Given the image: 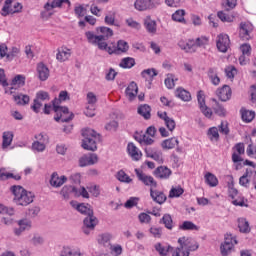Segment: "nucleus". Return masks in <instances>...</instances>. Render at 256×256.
<instances>
[{
    "label": "nucleus",
    "mask_w": 256,
    "mask_h": 256,
    "mask_svg": "<svg viewBox=\"0 0 256 256\" xmlns=\"http://www.w3.org/2000/svg\"><path fill=\"white\" fill-rule=\"evenodd\" d=\"M97 33L99 35H95V33L91 31L85 32V37L87 38L88 43L91 45H97L98 49H107V39L113 37V30L109 27H99L97 28Z\"/></svg>",
    "instance_id": "f257e3e1"
},
{
    "label": "nucleus",
    "mask_w": 256,
    "mask_h": 256,
    "mask_svg": "<svg viewBox=\"0 0 256 256\" xmlns=\"http://www.w3.org/2000/svg\"><path fill=\"white\" fill-rule=\"evenodd\" d=\"M69 99V94L67 91H61L59 94V99L55 98L52 101V109L55 113H57V117H55V121H62V123H69L73 119V113L69 112V108L59 106L61 101H67Z\"/></svg>",
    "instance_id": "f03ea898"
},
{
    "label": "nucleus",
    "mask_w": 256,
    "mask_h": 256,
    "mask_svg": "<svg viewBox=\"0 0 256 256\" xmlns=\"http://www.w3.org/2000/svg\"><path fill=\"white\" fill-rule=\"evenodd\" d=\"M10 191L14 195V203L22 207H27V205H31V203H33V200L35 199V194L25 190L23 186H12L10 188Z\"/></svg>",
    "instance_id": "7ed1b4c3"
},
{
    "label": "nucleus",
    "mask_w": 256,
    "mask_h": 256,
    "mask_svg": "<svg viewBox=\"0 0 256 256\" xmlns=\"http://www.w3.org/2000/svg\"><path fill=\"white\" fill-rule=\"evenodd\" d=\"M82 136L84 137L82 140L83 149L86 151H97V141L100 139L99 134L91 128H86L82 130Z\"/></svg>",
    "instance_id": "20e7f679"
},
{
    "label": "nucleus",
    "mask_w": 256,
    "mask_h": 256,
    "mask_svg": "<svg viewBox=\"0 0 256 256\" xmlns=\"http://www.w3.org/2000/svg\"><path fill=\"white\" fill-rule=\"evenodd\" d=\"M161 5L160 0H136L134 2V9L136 11H149Z\"/></svg>",
    "instance_id": "39448f33"
},
{
    "label": "nucleus",
    "mask_w": 256,
    "mask_h": 256,
    "mask_svg": "<svg viewBox=\"0 0 256 256\" xmlns=\"http://www.w3.org/2000/svg\"><path fill=\"white\" fill-rule=\"evenodd\" d=\"M50 96L49 92H45L43 90H40L36 93V97L33 101V105L31 106V109L34 111V113H39L41 111V108L43 107V102L49 101Z\"/></svg>",
    "instance_id": "423d86ee"
},
{
    "label": "nucleus",
    "mask_w": 256,
    "mask_h": 256,
    "mask_svg": "<svg viewBox=\"0 0 256 256\" xmlns=\"http://www.w3.org/2000/svg\"><path fill=\"white\" fill-rule=\"evenodd\" d=\"M237 245V238L233 234H227L225 236L224 243L220 247L221 255L227 256L231 253V249Z\"/></svg>",
    "instance_id": "0eeeda50"
},
{
    "label": "nucleus",
    "mask_w": 256,
    "mask_h": 256,
    "mask_svg": "<svg viewBox=\"0 0 256 256\" xmlns=\"http://www.w3.org/2000/svg\"><path fill=\"white\" fill-rule=\"evenodd\" d=\"M22 9L23 5L21 3H13L11 0H6L2 8V15L3 17H7L9 14L21 13Z\"/></svg>",
    "instance_id": "6e6552de"
},
{
    "label": "nucleus",
    "mask_w": 256,
    "mask_h": 256,
    "mask_svg": "<svg viewBox=\"0 0 256 256\" xmlns=\"http://www.w3.org/2000/svg\"><path fill=\"white\" fill-rule=\"evenodd\" d=\"M178 243L182 250L188 251H197L199 249V245L193 238L189 237H181L178 239Z\"/></svg>",
    "instance_id": "1a4fd4ad"
},
{
    "label": "nucleus",
    "mask_w": 256,
    "mask_h": 256,
    "mask_svg": "<svg viewBox=\"0 0 256 256\" xmlns=\"http://www.w3.org/2000/svg\"><path fill=\"white\" fill-rule=\"evenodd\" d=\"M231 40L227 34H219L216 39V47L220 53H227Z\"/></svg>",
    "instance_id": "9d476101"
},
{
    "label": "nucleus",
    "mask_w": 256,
    "mask_h": 256,
    "mask_svg": "<svg viewBox=\"0 0 256 256\" xmlns=\"http://www.w3.org/2000/svg\"><path fill=\"white\" fill-rule=\"evenodd\" d=\"M205 45H209V38L205 36H201L196 40H189L183 47L184 51H191L193 47H205Z\"/></svg>",
    "instance_id": "9b49d317"
},
{
    "label": "nucleus",
    "mask_w": 256,
    "mask_h": 256,
    "mask_svg": "<svg viewBox=\"0 0 256 256\" xmlns=\"http://www.w3.org/2000/svg\"><path fill=\"white\" fill-rule=\"evenodd\" d=\"M24 85H25V76L18 74L12 79L10 83V87L5 88V93L9 95H13V91H15L17 87H23Z\"/></svg>",
    "instance_id": "f8f14e48"
},
{
    "label": "nucleus",
    "mask_w": 256,
    "mask_h": 256,
    "mask_svg": "<svg viewBox=\"0 0 256 256\" xmlns=\"http://www.w3.org/2000/svg\"><path fill=\"white\" fill-rule=\"evenodd\" d=\"M197 100H198V105H199L200 111L208 119H211V117L213 116V111H211V108H209V107H207V105H205V94H203V91L198 92Z\"/></svg>",
    "instance_id": "ddd939ff"
},
{
    "label": "nucleus",
    "mask_w": 256,
    "mask_h": 256,
    "mask_svg": "<svg viewBox=\"0 0 256 256\" xmlns=\"http://www.w3.org/2000/svg\"><path fill=\"white\" fill-rule=\"evenodd\" d=\"M251 33H253V24L250 22H242L239 31L240 38L243 41H249V39H251Z\"/></svg>",
    "instance_id": "4468645a"
},
{
    "label": "nucleus",
    "mask_w": 256,
    "mask_h": 256,
    "mask_svg": "<svg viewBox=\"0 0 256 256\" xmlns=\"http://www.w3.org/2000/svg\"><path fill=\"white\" fill-rule=\"evenodd\" d=\"M99 163V156L95 153H90L79 158V167H89Z\"/></svg>",
    "instance_id": "2eb2a0df"
},
{
    "label": "nucleus",
    "mask_w": 256,
    "mask_h": 256,
    "mask_svg": "<svg viewBox=\"0 0 256 256\" xmlns=\"http://www.w3.org/2000/svg\"><path fill=\"white\" fill-rule=\"evenodd\" d=\"M60 256H83V252L79 246L66 245L62 247Z\"/></svg>",
    "instance_id": "dca6fc26"
},
{
    "label": "nucleus",
    "mask_w": 256,
    "mask_h": 256,
    "mask_svg": "<svg viewBox=\"0 0 256 256\" xmlns=\"http://www.w3.org/2000/svg\"><path fill=\"white\" fill-rule=\"evenodd\" d=\"M71 53V49L62 46L57 49L56 59L59 61V63H65V61H69L71 58Z\"/></svg>",
    "instance_id": "f3484780"
},
{
    "label": "nucleus",
    "mask_w": 256,
    "mask_h": 256,
    "mask_svg": "<svg viewBox=\"0 0 256 256\" xmlns=\"http://www.w3.org/2000/svg\"><path fill=\"white\" fill-rule=\"evenodd\" d=\"M136 174L139 181H142L147 187H151V189L157 187V181H155L153 176H149L143 172H138L137 170Z\"/></svg>",
    "instance_id": "a211bd4d"
},
{
    "label": "nucleus",
    "mask_w": 256,
    "mask_h": 256,
    "mask_svg": "<svg viewBox=\"0 0 256 256\" xmlns=\"http://www.w3.org/2000/svg\"><path fill=\"white\" fill-rule=\"evenodd\" d=\"M150 197L152 201L158 203V205H163V203L167 201V196L163 191L155 190L153 188H150Z\"/></svg>",
    "instance_id": "6ab92c4d"
},
{
    "label": "nucleus",
    "mask_w": 256,
    "mask_h": 256,
    "mask_svg": "<svg viewBox=\"0 0 256 256\" xmlns=\"http://www.w3.org/2000/svg\"><path fill=\"white\" fill-rule=\"evenodd\" d=\"M127 151L133 161H139L143 157V153H141V150L134 143H128Z\"/></svg>",
    "instance_id": "aec40b11"
},
{
    "label": "nucleus",
    "mask_w": 256,
    "mask_h": 256,
    "mask_svg": "<svg viewBox=\"0 0 256 256\" xmlns=\"http://www.w3.org/2000/svg\"><path fill=\"white\" fill-rule=\"evenodd\" d=\"M158 117L164 121L167 129L171 133L175 131V127L177 124L175 123V120L173 118H170L169 116H167V112H158Z\"/></svg>",
    "instance_id": "412c9836"
},
{
    "label": "nucleus",
    "mask_w": 256,
    "mask_h": 256,
    "mask_svg": "<svg viewBox=\"0 0 256 256\" xmlns=\"http://www.w3.org/2000/svg\"><path fill=\"white\" fill-rule=\"evenodd\" d=\"M19 228L14 229V234L19 236L25 231H29L32 227L31 220L28 219H22L18 221Z\"/></svg>",
    "instance_id": "4be33fe9"
},
{
    "label": "nucleus",
    "mask_w": 256,
    "mask_h": 256,
    "mask_svg": "<svg viewBox=\"0 0 256 256\" xmlns=\"http://www.w3.org/2000/svg\"><path fill=\"white\" fill-rule=\"evenodd\" d=\"M146 157L157 161L158 163H163V153L157 151L151 147L145 148Z\"/></svg>",
    "instance_id": "5701e85b"
},
{
    "label": "nucleus",
    "mask_w": 256,
    "mask_h": 256,
    "mask_svg": "<svg viewBox=\"0 0 256 256\" xmlns=\"http://www.w3.org/2000/svg\"><path fill=\"white\" fill-rule=\"evenodd\" d=\"M67 183V176H60L57 174V172L52 173L51 179H50V185L52 187H61Z\"/></svg>",
    "instance_id": "b1692460"
},
{
    "label": "nucleus",
    "mask_w": 256,
    "mask_h": 256,
    "mask_svg": "<svg viewBox=\"0 0 256 256\" xmlns=\"http://www.w3.org/2000/svg\"><path fill=\"white\" fill-rule=\"evenodd\" d=\"M171 173V169L167 166H159L154 171V175L157 179H169V177H171Z\"/></svg>",
    "instance_id": "393cba45"
},
{
    "label": "nucleus",
    "mask_w": 256,
    "mask_h": 256,
    "mask_svg": "<svg viewBox=\"0 0 256 256\" xmlns=\"http://www.w3.org/2000/svg\"><path fill=\"white\" fill-rule=\"evenodd\" d=\"M63 3H67V5H71V2L69 0H53V1H48L44 5V9L46 11H51L53 9L61 8L63 6Z\"/></svg>",
    "instance_id": "a878e982"
},
{
    "label": "nucleus",
    "mask_w": 256,
    "mask_h": 256,
    "mask_svg": "<svg viewBox=\"0 0 256 256\" xmlns=\"http://www.w3.org/2000/svg\"><path fill=\"white\" fill-rule=\"evenodd\" d=\"M217 96L222 101H229L231 99V87L224 85L217 90Z\"/></svg>",
    "instance_id": "bb28decb"
},
{
    "label": "nucleus",
    "mask_w": 256,
    "mask_h": 256,
    "mask_svg": "<svg viewBox=\"0 0 256 256\" xmlns=\"http://www.w3.org/2000/svg\"><path fill=\"white\" fill-rule=\"evenodd\" d=\"M37 74L40 81H47L49 79V68L43 63L37 65Z\"/></svg>",
    "instance_id": "cd10ccee"
},
{
    "label": "nucleus",
    "mask_w": 256,
    "mask_h": 256,
    "mask_svg": "<svg viewBox=\"0 0 256 256\" xmlns=\"http://www.w3.org/2000/svg\"><path fill=\"white\" fill-rule=\"evenodd\" d=\"M7 179H14V181H20L21 175L13 174L7 171L6 168L0 169V181H7Z\"/></svg>",
    "instance_id": "c85d7f7f"
},
{
    "label": "nucleus",
    "mask_w": 256,
    "mask_h": 256,
    "mask_svg": "<svg viewBox=\"0 0 256 256\" xmlns=\"http://www.w3.org/2000/svg\"><path fill=\"white\" fill-rule=\"evenodd\" d=\"M137 93H139V87L137 86V83L131 82L126 88V97H128L130 101H133V99L137 97Z\"/></svg>",
    "instance_id": "c756f323"
},
{
    "label": "nucleus",
    "mask_w": 256,
    "mask_h": 256,
    "mask_svg": "<svg viewBox=\"0 0 256 256\" xmlns=\"http://www.w3.org/2000/svg\"><path fill=\"white\" fill-rule=\"evenodd\" d=\"M144 27L148 33H157V22L151 19V16H147L144 19Z\"/></svg>",
    "instance_id": "7c9ffc66"
},
{
    "label": "nucleus",
    "mask_w": 256,
    "mask_h": 256,
    "mask_svg": "<svg viewBox=\"0 0 256 256\" xmlns=\"http://www.w3.org/2000/svg\"><path fill=\"white\" fill-rule=\"evenodd\" d=\"M97 223H99V220H97V217L93 215V212L92 214H88V216H86V218L84 219V227L86 229H95Z\"/></svg>",
    "instance_id": "2f4dec72"
},
{
    "label": "nucleus",
    "mask_w": 256,
    "mask_h": 256,
    "mask_svg": "<svg viewBox=\"0 0 256 256\" xmlns=\"http://www.w3.org/2000/svg\"><path fill=\"white\" fill-rule=\"evenodd\" d=\"M171 18L172 21H175V23H182L183 25L187 24V20H185V10L183 9L176 10L172 14Z\"/></svg>",
    "instance_id": "473e14b6"
},
{
    "label": "nucleus",
    "mask_w": 256,
    "mask_h": 256,
    "mask_svg": "<svg viewBox=\"0 0 256 256\" xmlns=\"http://www.w3.org/2000/svg\"><path fill=\"white\" fill-rule=\"evenodd\" d=\"M204 179L206 185H209V187H217L219 185V179H217V176L211 172H207L204 175Z\"/></svg>",
    "instance_id": "72a5a7b5"
},
{
    "label": "nucleus",
    "mask_w": 256,
    "mask_h": 256,
    "mask_svg": "<svg viewBox=\"0 0 256 256\" xmlns=\"http://www.w3.org/2000/svg\"><path fill=\"white\" fill-rule=\"evenodd\" d=\"M175 96L181 101L189 102L191 101V93L183 88H177L175 91Z\"/></svg>",
    "instance_id": "f704fd0d"
},
{
    "label": "nucleus",
    "mask_w": 256,
    "mask_h": 256,
    "mask_svg": "<svg viewBox=\"0 0 256 256\" xmlns=\"http://www.w3.org/2000/svg\"><path fill=\"white\" fill-rule=\"evenodd\" d=\"M60 194L62 195L63 199H69V197H71V195H79L77 193V188L73 187V186H64L60 192Z\"/></svg>",
    "instance_id": "c9c22d12"
},
{
    "label": "nucleus",
    "mask_w": 256,
    "mask_h": 256,
    "mask_svg": "<svg viewBox=\"0 0 256 256\" xmlns=\"http://www.w3.org/2000/svg\"><path fill=\"white\" fill-rule=\"evenodd\" d=\"M177 145H179V139L176 137L166 139L161 143L162 149H175Z\"/></svg>",
    "instance_id": "e433bc0d"
},
{
    "label": "nucleus",
    "mask_w": 256,
    "mask_h": 256,
    "mask_svg": "<svg viewBox=\"0 0 256 256\" xmlns=\"http://www.w3.org/2000/svg\"><path fill=\"white\" fill-rule=\"evenodd\" d=\"M155 251L159 253L160 256H167V253H172L173 247L171 246H163L161 243H156L154 245Z\"/></svg>",
    "instance_id": "4c0bfd02"
},
{
    "label": "nucleus",
    "mask_w": 256,
    "mask_h": 256,
    "mask_svg": "<svg viewBox=\"0 0 256 256\" xmlns=\"http://www.w3.org/2000/svg\"><path fill=\"white\" fill-rule=\"evenodd\" d=\"M226 180L228 181V191H229V195L235 199L236 195H238L239 191H237V189H235L234 185L235 182L233 180V177L231 175H227L226 176Z\"/></svg>",
    "instance_id": "58836bf2"
},
{
    "label": "nucleus",
    "mask_w": 256,
    "mask_h": 256,
    "mask_svg": "<svg viewBox=\"0 0 256 256\" xmlns=\"http://www.w3.org/2000/svg\"><path fill=\"white\" fill-rule=\"evenodd\" d=\"M217 17L222 23H233L235 21V14H227L224 11H219Z\"/></svg>",
    "instance_id": "ea45409f"
},
{
    "label": "nucleus",
    "mask_w": 256,
    "mask_h": 256,
    "mask_svg": "<svg viewBox=\"0 0 256 256\" xmlns=\"http://www.w3.org/2000/svg\"><path fill=\"white\" fill-rule=\"evenodd\" d=\"M208 77L212 85H219L221 83V79L219 78V75H217V68H209Z\"/></svg>",
    "instance_id": "a19ab883"
},
{
    "label": "nucleus",
    "mask_w": 256,
    "mask_h": 256,
    "mask_svg": "<svg viewBox=\"0 0 256 256\" xmlns=\"http://www.w3.org/2000/svg\"><path fill=\"white\" fill-rule=\"evenodd\" d=\"M13 99L16 105H28L29 101H31L29 95L25 94L14 95Z\"/></svg>",
    "instance_id": "79ce46f5"
},
{
    "label": "nucleus",
    "mask_w": 256,
    "mask_h": 256,
    "mask_svg": "<svg viewBox=\"0 0 256 256\" xmlns=\"http://www.w3.org/2000/svg\"><path fill=\"white\" fill-rule=\"evenodd\" d=\"M207 135L212 143H217V141H219V129L217 127L209 128Z\"/></svg>",
    "instance_id": "37998d69"
},
{
    "label": "nucleus",
    "mask_w": 256,
    "mask_h": 256,
    "mask_svg": "<svg viewBox=\"0 0 256 256\" xmlns=\"http://www.w3.org/2000/svg\"><path fill=\"white\" fill-rule=\"evenodd\" d=\"M2 148L7 149L13 143V132H4L2 136Z\"/></svg>",
    "instance_id": "c03bdc74"
},
{
    "label": "nucleus",
    "mask_w": 256,
    "mask_h": 256,
    "mask_svg": "<svg viewBox=\"0 0 256 256\" xmlns=\"http://www.w3.org/2000/svg\"><path fill=\"white\" fill-rule=\"evenodd\" d=\"M138 113L144 119H151V107L147 104H144L138 108Z\"/></svg>",
    "instance_id": "a18cd8bd"
},
{
    "label": "nucleus",
    "mask_w": 256,
    "mask_h": 256,
    "mask_svg": "<svg viewBox=\"0 0 256 256\" xmlns=\"http://www.w3.org/2000/svg\"><path fill=\"white\" fill-rule=\"evenodd\" d=\"M238 227L241 233H249L251 227H249V222L245 218L238 219Z\"/></svg>",
    "instance_id": "49530a36"
},
{
    "label": "nucleus",
    "mask_w": 256,
    "mask_h": 256,
    "mask_svg": "<svg viewBox=\"0 0 256 256\" xmlns=\"http://www.w3.org/2000/svg\"><path fill=\"white\" fill-rule=\"evenodd\" d=\"M215 105L213 106V111L218 117H225L227 115V110L223 107V105L219 104L216 100H214Z\"/></svg>",
    "instance_id": "de8ad7c7"
},
{
    "label": "nucleus",
    "mask_w": 256,
    "mask_h": 256,
    "mask_svg": "<svg viewBox=\"0 0 256 256\" xmlns=\"http://www.w3.org/2000/svg\"><path fill=\"white\" fill-rule=\"evenodd\" d=\"M116 178L121 183H127V184L133 183V179H131V177H129V175H127V173H125V171L123 170H120L117 172Z\"/></svg>",
    "instance_id": "09e8293b"
},
{
    "label": "nucleus",
    "mask_w": 256,
    "mask_h": 256,
    "mask_svg": "<svg viewBox=\"0 0 256 256\" xmlns=\"http://www.w3.org/2000/svg\"><path fill=\"white\" fill-rule=\"evenodd\" d=\"M141 77L146 79V81H148V79H153V77H157V70L154 68L145 69L141 72Z\"/></svg>",
    "instance_id": "8fccbe9b"
},
{
    "label": "nucleus",
    "mask_w": 256,
    "mask_h": 256,
    "mask_svg": "<svg viewBox=\"0 0 256 256\" xmlns=\"http://www.w3.org/2000/svg\"><path fill=\"white\" fill-rule=\"evenodd\" d=\"M120 67H122V69H131L132 67H135V59L131 57L123 58L120 62Z\"/></svg>",
    "instance_id": "3c124183"
},
{
    "label": "nucleus",
    "mask_w": 256,
    "mask_h": 256,
    "mask_svg": "<svg viewBox=\"0 0 256 256\" xmlns=\"http://www.w3.org/2000/svg\"><path fill=\"white\" fill-rule=\"evenodd\" d=\"M82 215H93V209L85 204H77L75 207Z\"/></svg>",
    "instance_id": "603ef678"
},
{
    "label": "nucleus",
    "mask_w": 256,
    "mask_h": 256,
    "mask_svg": "<svg viewBox=\"0 0 256 256\" xmlns=\"http://www.w3.org/2000/svg\"><path fill=\"white\" fill-rule=\"evenodd\" d=\"M136 140L138 141V143H140V145H153V143H155V140H153V138L147 134H144L143 136H140L139 138H136Z\"/></svg>",
    "instance_id": "864d4df0"
},
{
    "label": "nucleus",
    "mask_w": 256,
    "mask_h": 256,
    "mask_svg": "<svg viewBox=\"0 0 256 256\" xmlns=\"http://www.w3.org/2000/svg\"><path fill=\"white\" fill-rule=\"evenodd\" d=\"M180 229L183 231H199V227L191 221L183 222V224L180 226Z\"/></svg>",
    "instance_id": "5fc2aeb1"
},
{
    "label": "nucleus",
    "mask_w": 256,
    "mask_h": 256,
    "mask_svg": "<svg viewBox=\"0 0 256 256\" xmlns=\"http://www.w3.org/2000/svg\"><path fill=\"white\" fill-rule=\"evenodd\" d=\"M251 172L252 170L247 169L245 175L240 177L239 184L242 185V187H247L249 185V182L251 181Z\"/></svg>",
    "instance_id": "6e6d98bb"
},
{
    "label": "nucleus",
    "mask_w": 256,
    "mask_h": 256,
    "mask_svg": "<svg viewBox=\"0 0 256 256\" xmlns=\"http://www.w3.org/2000/svg\"><path fill=\"white\" fill-rule=\"evenodd\" d=\"M149 233L150 235H152V237H154L155 239H161L162 235H163V228L161 227H157V226H152L149 229Z\"/></svg>",
    "instance_id": "4d7b16f0"
},
{
    "label": "nucleus",
    "mask_w": 256,
    "mask_h": 256,
    "mask_svg": "<svg viewBox=\"0 0 256 256\" xmlns=\"http://www.w3.org/2000/svg\"><path fill=\"white\" fill-rule=\"evenodd\" d=\"M175 81H179V79L173 74H168L164 81L167 89H173V87H175Z\"/></svg>",
    "instance_id": "13d9d810"
},
{
    "label": "nucleus",
    "mask_w": 256,
    "mask_h": 256,
    "mask_svg": "<svg viewBox=\"0 0 256 256\" xmlns=\"http://www.w3.org/2000/svg\"><path fill=\"white\" fill-rule=\"evenodd\" d=\"M30 242L32 243V245H34V247H39L45 244V238H43V236L39 234H34Z\"/></svg>",
    "instance_id": "bf43d9fd"
},
{
    "label": "nucleus",
    "mask_w": 256,
    "mask_h": 256,
    "mask_svg": "<svg viewBox=\"0 0 256 256\" xmlns=\"http://www.w3.org/2000/svg\"><path fill=\"white\" fill-rule=\"evenodd\" d=\"M34 139V143H43L45 145L49 143V137H47V134L45 133L35 134Z\"/></svg>",
    "instance_id": "052dcab7"
},
{
    "label": "nucleus",
    "mask_w": 256,
    "mask_h": 256,
    "mask_svg": "<svg viewBox=\"0 0 256 256\" xmlns=\"http://www.w3.org/2000/svg\"><path fill=\"white\" fill-rule=\"evenodd\" d=\"M118 53H127L129 51V44L124 40H119L116 47Z\"/></svg>",
    "instance_id": "680f3d73"
},
{
    "label": "nucleus",
    "mask_w": 256,
    "mask_h": 256,
    "mask_svg": "<svg viewBox=\"0 0 256 256\" xmlns=\"http://www.w3.org/2000/svg\"><path fill=\"white\" fill-rule=\"evenodd\" d=\"M242 119L246 121V123H251V121L255 119V113L250 110H244L242 111Z\"/></svg>",
    "instance_id": "e2e57ef3"
},
{
    "label": "nucleus",
    "mask_w": 256,
    "mask_h": 256,
    "mask_svg": "<svg viewBox=\"0 0 256 256\" xmlns=\"http://www.w3.org/2000/svg\"><path fill=\"white\" fill-rule=\"evenodd\" d=\"M161 222L165 225L166 229H173V218H171V215L165 214Z\"/></svg>",
    "instance_id": "0e129e2a"
},
{
    "label": "nucleus",
    "mask_w": 256,
    "mask_h": 256,
    "mask_svg": "<svg viewBox=\"0 0 256 256\" xmlns=\"http://www.w3.org/2000/svg\"><path fill=\"white\" fill-rule=\"evenodd\" d=\"M47 149V144H43L40 142H33L32 143V151H35L36 153H43Z\"/></svg>",
    "instance_id": "69168bd1"
},
{
    "label": "nucleus",
    "mask_w": 256,
    "mask_h": 256,
    "mask_svg": "<svg viewBox=\"0 0 256 256\" xmlns=\"http://www.w3.org/2000/svg\"><path fill=\"white\" fill-rule=\"evenodd\" d=\"M225 73L228 79H234L235 75H237V68L235 66H228L225 68Z\"/></svg>",
    "instance_id": "338daca9"
},
{
    "label": "nucleus",
    "mask_w": 256,
    "mask_h": 256,
    "mask_svg": "<svg viewBox=\"0 0 256 256\" xmlns=\"http://www.w3.org/2000/svg\"><path fill=\"white\" fill-rule=\"evenodd\" d=\"M106 25H117L115 23V12H109L104 19Z\"/></svg>",
    "instance_id": "774afa93"
}]
</instances>
